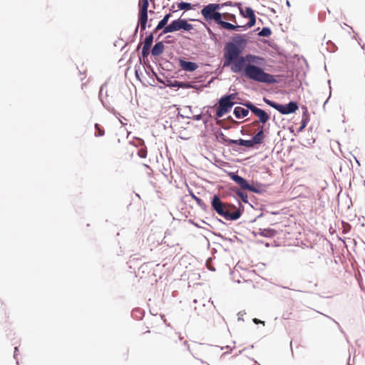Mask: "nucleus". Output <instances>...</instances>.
<instances>
[{"mask_svg":"<svg viewBox=\"0 0 365 365\" xmlns=\"http://www.w3.org/2000/svg\"><path fill=\"white\" fill-rule=\"evenodd\" d=\"M264 58L252 54L240 56V58L231 66L234 73H242V75L248 79L258 83H274L276 82L274 76L265 73L259 67L264 63Z\"/></svg>","mask_w":365,"mask_h":365,"instance_id":"f257e3e1","label":"nucleus"},{"mask_svg":"<svg viewBox=\"0 0 365 365\" xmlns=\"http://www.w3.org/2000/svg\"><path fill=\"white\" fill-rule=\"evenodd\" d=\"M246 39L240 35L232 38V41L228 42L224 48V66H232V64L240 58V55L244 50L246 45Z\"/></svg>","mask_w":365,"mask_h":365,"instance_id":"f03ea898","label":"nucleus"},{"mask_svg":"<svg viewBox=\"0 0 365 365\" xmlns=\"http://www.w3.org/2000/svg\"><path fill=\"white\" fill-rule=\"evenodd\" d=\"M214 349V347L211 345L193 341L189 346V351L200 362L195 361L190 365H202L203 359H208L213 356Z\"/></svg>","mask_w":365,"mask_h":365,"instance_id":"7ed1b4c3","label":"nucleus"},{"mask_svg":"<svg viewBox=\"0 0 365 365\" xmlns=\"http://www.w3.org/2000/svg\"><path fill=\"white\" fill-rule=\"evenodd\" d=\"M211 206L219 215L228 220H237L241 215L239 210L230 212V207L232 206L230 204L222 202L219 196L216 195L212 197Z\"/></svg>","mask_w":365,"mask_h":365,"instance_id":"20e7f679","label":"nucleus"},{"mask_svg":"<svg viewBox=\"0 0 365 365\" xmlns=\"http://www.w3.org/2000/svg\"><path fill=\"white\" fill-rule=\"evenodd\" d=\"M223 4H209L201 10V14L205 21L213 20L218 24L222 18V14L219 12Z\"/></svg>","mask_w":365,"mask_h":365,"instance_id":"39448f33","label":"nucleus"},{"mask_svg":"<svg viewBox=\"0 0 365 365\" xmlns=\"http://www.w3.org/2000/svg\"><path fill=\"white\" fill-rule=\"evenodd\" d=\"M236 93H231L227 96H222L219 101V106L216 110L217 118H222L228 113L234 106L233 101L236 98Z\"/></svg>","mask_w":365,"mask_h":365,"instance_id":"423d86ee","label":"nucleus"},{"mask_svg":"<svg viewBox=\"0 0 365 365\" xmlns=\"http://www.w3.org/2000/svg\"><path fill=\"white\" fill-rule=\"evenodd\" d=\"M193 29L192 24H188L185 19H178L173 21L169 25L165 27L161 34L172 33L180 30L190 31Z\"/></svg>","mask_w":365,"mask_h":365,"instance_id":"0eeeda50","label":"nucleus"},{"mask_svg":"<svg viewBox=\"0 0 365 365\" xmlns=\"http://www.w3.org/2000/svg\"><path fill=\"white\" fill-rule=\"evenodd\" d=\"M264 101L269 106L274 108L282 115H288L294 113L298 109V105L296 102L291 101L287 105H281L266 98Z\"/></svg>","mask_w":365,"mask_h":365,"instance_id":"6e6552de","label":"nucleus"},{"mask_svg":"<svg viewBox=\"0 0 365 365\" xmlns=\"http://www.w3.org/2000/svg\"><path fill=\"white\" fill-rule=\"evenodd\" d=\"M245 106L259 118V122L264 124L269 120V115L264 110L257 108L250 102L247 103ZM258 121H255L253 123L256 125Z\"/></svg>","mask_w":365,"mask_h":365,"instance_id":"1a4fd4ad","label":"nucleus"},{"mask_svg":"<svg viewBox=\"0 0 365 365\" xmlns=\"http://www.w3.org/2000/svg\"><path fill=\"white\" fill-rule=\"evenodd\" d=\"M149 6L148 0H142L140 2L139 11V24L141 31H145L146 29V24L148 21V8Z\"/></svg>","mask_w":365,"mask_h":365,"instance_id":"9d476101","label":"nucleus"},{"mask_svg":"<svg viewBox=\"0 0 365 365\" xmlns=\"http://www.w3.org/2000/svg\"><path fill=\"white\" fill-rule=\"evenodd\" d=\"M230 176L231 179L234 180L237 185H239L242 189L257 192V190L255 187L250 185L247 181L241 176L235 175L232 173H230Z\"/></svg>","mask_w":365,"mask_h":365,"instance_id":"9b49d317","label":"nucleus"},{"mask_svg":"<svg viewBox=\"0 0 365 365\" xmlns=\"http://www.w3.org/2000/svg\"><path fill=\"white\" fill-rule=\"evenodd\" d=\"M241 15L245 18L250 19L247 24V26L251 28L255 26L256 23V17L254 11L250 7H246L245 9H240Z\"/></svg>","mask_w":365,"mask_h":365,"instance_id":"f8f14e48","label":"nucleus"},{"mask_svg":"<svg viewBox=\"0 0 365 365\" xmlns=\"http://www.w3.org/2000/svg\"><path fill=\"white\" fill-rule=\"evenodd\" d=\"M222 139L227 145H240L247 148H251L255 145L254 143L252 142V140H232L225 138H223Z\"/></svg>","mask_w":365,"mask_h":365,"instance_id":"ddd939ff","label":"nucleus"},{"mask_svg":"<svg viewBox=\"0 0 365 365\" xmlns=\"http://www.w3.org/2000/svg\"><path fill=\"white\" fill-rule=\"evenodd\" d=\"M179 66L182 70L190 72L194 71L198 68V66L196 63L186 61L182 59L179 60Z\"/></svg>","mask_w":365,"mask_h":365,"instance_id":"4468645a","label":"nucleus"},{"mask_svg":"<svg viewBox=\"0 0 365 365\" xmlns=\"http://www.w3.org/2000/svg\"><path fill=\"white\" fill-rule=\"evenodd\" d=\"M164 48L165 46L163 42L156 43L151 51V53L154 56H160L163 53Z\"/></svg>","mask_w":365,"mask_h":365,"instance_id":"2eb2a0df","label":"nucleus"},{"mask_svg":"<svg viewBox=\"0 0 365 365\" xmlns=\"http://www.w3.org/2000/svg\"><path fill=\"white\" fill-rule=\"evenodd\" d=\"M250 109L237 106L234 109V114L237 118H242L246 117L249 113Z\"/></svg>","mask_w":365,"mask_h":365,"instance_id":"dca6fc26","label":"nucleus"},{"mask_svg":"<svg viewBox=\"0 0 365 365\" xmlns=\"http://www.w3.org/2000/svg\"><path fill=\"white\" fill-rule=\"evenodd\" d=\"M170 16H171V14H166L163 17V19L161 21H160V22L157 25L156 28L155 29L154 32H157L158 31H159L162 29H164L165 27L167 26L166 24H168Z\"/></svg>","mask_w":365,"mask_h":365,"instance_id":"f3484780","label":"nucleus"},{"mask_svg":"<svg viewBox=\"0 0 365 365\" xmlns=\"http://www.w3.org/2000/svg\"><path fill=\"white\" fill-rule=\"evenodd\" d=\"M264 138V135L263 131V126H262L259 131L253 136L252 140L254 144H260L262 143Z\"/></svg>","mask_w":365,"mask_h":365,"instance_id":"a211bd4d","label":"nucleus"},{"mask_svg":"<svg viewBox=\"0 0 365 365\" xmlns=\"http://www.w3.org/2000/svg\"><path fill=\"white\" fill-rule=\"evenodd\" d=\"M302 108H303L304 111L302 113V123H301L302 125L300 127V130H302L307 126V125L309 120L307 108L306 107H303Z\"/></svg>","mask_w":365,"mask_h":365,"instance_id":"6ab92c4d","label":"nucleus"},{"mask_svg":"<svg viewBox=\"0 0 365 365\" xmlns=\"http://www.w3.org/2000/svg\"><path fill=\"white\" fill-rule=\"evenodd\" d=\"M218 24L220 25L223 29H225L227 30H238V29L242 27L241 26H235L230 23L224 21L222 19L220 21Z\"/></svg>","mask_w":365,"mask_h":365,"instance_id":"aec40b11","label":"nucleus"},{"mask_svg":"<svg viewBox=\"0 0 365 365\" xmlns=\"http://www.w3.org/2000/svg\"><path fill=\"white\" fill-rule=\"evenodd\" d=\"M153 41V34H149L145 39L143 47L150 48Z\"/></svg>","mask_w":365,"mask_h":365,"instance_id":"412c9836","label":"nucleus"},{"mask_svg":"<svg viewBox=\"0 0 365 365\" xmlns=\"http://www.w3.org/2000/svg\"><path fill=\"white\" fill-rule=\"evenodd\" d=\"M178 7L180 10H190L192 9L191 4L187 2L179 3Z\"/></svg>","mask_w":365,"mask_h":365,"instance_id":"4be33fe9","label":"nucleus"},{"mask_svg":"<svg viewBox=\"0 0 365 365\" xmlns=\"http://www.w3.org/2000/svg\"><path fill=\"white\" fill-rule=\"evenodd\" d=\"M272 31L268 27H264L259 33V35L260 36H265L268 37L271 35Z\"/></svg>","mask_w":365,"mask_h":365,"instance_id":"5701e85b","label":"nucleus"},{"mask_svg":"<svg viewBox=\"0 0 365 365\" xmlns=\"http://www.w3.org/2000/svg\"><path fill=\"white\" fill-rule=\"evenodd\" d=\"M190 195L192 197V198L193 200H195V201L197 202V204L201 207H205V202L202 201V200H201L200 198H199L198 197H197L195 195H194L193 193H190Z\"/></svg>","mask_w":365,"mask_h":365,"instance_id":"b1692460","label":"nucleus"},{"mask_svg":"<svg viewBox=\"0 0 365 365\" xmlns=\"http://www.w3.org/2000/svg\"><path fill=\"white\" fill-rule=\"evenodd\" d=\"M95 128L96 130L95 133L96 136H103L104 135V130L102 129L98 123H96Z\"/></svg>","mask_w":365,"mask_h":365,"instance_id":"393cba45","label":"nucleus"},{"mask_svg":"<svg viewBox=\"0 0 365 365\" xmlns=\"http://www.w3.org/2000/svg\"><path fill=\"white\" fill-rule=\"evenodd\" d=\"M275 234V231L273 230H264L262 235L265 237H272Z\"/></svg>","mask_w":365,"mask_h":365,"instance_id":"a878e982","label":"nucleus"},{"mask_svg":"<svg viewBox=\"0 0 365 365\" xmlns=\"http://www.w3.org/2000/svg\"><path fill=\"white\" fill-rule=\"evenodd\" d=\"M237 195L241 198V200L245 202H247V195L242 191H238L237 192Z\"/></svg>","mask_w":365,"mask_h":365,"instance_id":"bb28decb","label":"nucleus"},{"mask_svg":"<svg viewBox=\"0 0 365 365\" xmlns=\"http://www.w3.org/2000/svg\"><path fill=\"white\" fill-rule=\"evenodd\" d=\"M138 155L142 158H146L147 156V151L144 148H141L138 150Z\"/></svg>","mask_w":365,"mask_h":365,"instance_id":"cd10ccee","label":"nucleus"},{"mask_svg":"<svg viewBox=\"0 0 365 365\" xmlns=\"http://www.w3.org/2000/svg\"><path fill=\"white\" fill-rule=\"evenodd\" d=\"M150 48L143 47L142 55H143V57H147L149 55V53H150Z\"/></svg>","mask_w":365,"mask_h":365,"instance_id":"c85d7f7f","label":"nucleus"},{"mask_svg":"<svg viewBox=\"0 0 365 365\" xmlns=\"http://www.w3.org/2000/svg\"><path fill=\"white\" fill-rule=\"evenodd\" d=\"M222 14V17H224L225 19H227L232 20L233 19H235V16L232 14L225 13V14Z\"/></svg>","mask_w":365,"mask_h":365,"instance_id":"c756f323","label":"nucleus"},{"mask_svg":"<svg viewBox=\"0 0 365 365\" xmlns=\"http://www.w3.org/2000/svg\"><path fill=\"white\" fill-rule=\"evenodd\" d=\"M170 338V337L167 336V337H165V339H164V343H165L166 345H168V346L171 345V342H170V341H169V340H168Z\"/></svg>","mask_w":365,"mask_h":365,"instance_id":"7c9ffc66","label":"nucleus"},{"mask_svg":"<svg viewBox=\"0 0 365 365\" xmlns=\"http://www.w3.org/2000/svg\"><path fill=\"white\" fill-rule=\"evenodd\" d=\"M253 322L255 324H260V323L264 324V322H262V321H260L259 319H258L257 318L253 319Z\"/></svg>","mask_w":365,"mask_h":365,"instance_id":"2f4dec72","label":"nucleus"}]
</instances>
